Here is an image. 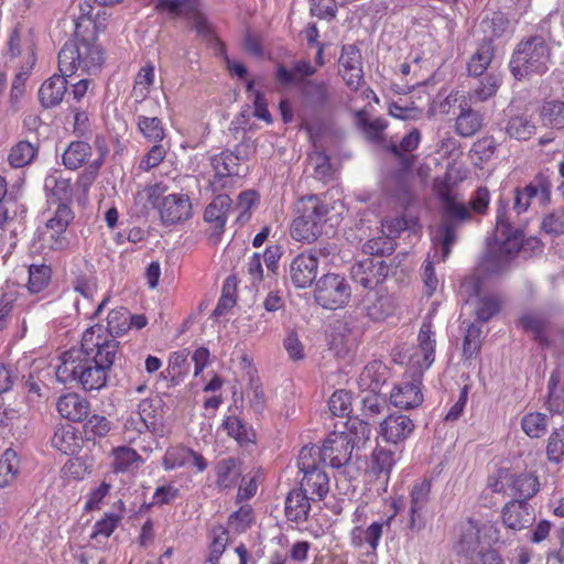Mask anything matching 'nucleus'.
<instances>
[{
    "label": "nucleus",
    "instance_id": "1",
    "mask_svg": "<svg viewBox=\"0 0 564 564\" xmlns=\"http://www.w3.org/2000/svg\"><path fill=\"white\" fill-rule=\"evenodd\" d=\"M102 326L96 324L83 334L82 347L63 352L56 369L57 380L63 383L76 382L85 391L106 387L119 350V341L101 337Z\"/></svg>",
    "mask_w": 564,
    "mask_h": 564
},
{
    "label": "nucleus",
    "instance_id": "2",
    "mask_svg": "<svg viewBox=\"0 0 564 564\" xmlns=\"http://www.w3.org/2000/svg\"><path fill=\"white\" fill-rule=\"evenodd\" d=\"M333 209L334 207L321 195L308 194L297 198L293 205L291 237L299 242H315L323 235Z\"/></svg>",
    "mask_w": 564,
    "mask_h": 564
},
{
    "label": "nucleus",
    "instance_id": "3",
    "mask_svg": "<svg viewBox=\"0 0 564 564\" xmlns=\"http://www.w3.org/2000/svg\"><path fill=\"white\" fill-rule=\"evenodd\" d=\"M105 62L104 50L96 39L68 40L58 53V69L64 75L97 73Z\"/></svg>",
    "mask_w": 564,
    "mask_h": 564
},
{
    "label": "nucleus",
    "instance_id": "4",
    "mask_svg": "<svg viewBox=\"0 0 564 564\" xmlns=\"http://www.w3.org/2000/svg\"><path fill=\"white\" fill-rule=\"evenodd\" d=\"M551 50L542 35L522 40L510 59V70L514 78L522 79L529 75L544 74L549 68Z\"/></svg>",
    "mask_w": 564,
    "mask_h": 564
},
{
    "label": "nucleus",
    "instance_id": "5",
    "mask_svg": "<svg viewBox=\"0 0 564 564\" xmlns=\"http://www.w3.org/2000/svg\"><path fill=\"white\" fill-rule=\"evenodd\" d=\"M437 197L442 202V221L437 230V240L442 246L441 261H446L452 251L457 236L456 230L460 223L471 218L468 207L457 202L447 184H443L436 191Z\"/></svg>",
    "mask_w": 564,
    "mask_h": 564
},
{
    "label": "nucleus",
    "instance_id": "6",
    "mask_svg": "<svg viewBox=\"0 0 564 564\" xmlns=\"http://www.w3.org/2000/svg\"><path fill=\"white\" fill-rule=\"evenodd\" d=\"M313 451L314 447L304 446L300 452L297 466L303 473V477L299 489L303 490L312 501H321L329 491V477L317 465L316 459L313 457Z\"/></svg>",
    "mask_w": 564,
    "mask_h": 564
},
{
    "label": "nucleus",
    "instance_id": "7",
    "mask_svg": "<svg viewBox=\"0 0 564 564\" xmlns=\"http://www.w3.org/2000/svg\"><path fill=\"white\" fill-rule=\"evenodd\" d=\"M350 296V285L346 278L340 274H324L315 284L314 300L323 308H343L349 303Z\"/></svg>",
    "mask_w": 564,
    "mask_h": 564
},
{
    "label": "nucleus",
    "instance_id": "8",
    "mask_svg": "<svg viewBox=\"0 0 564 564\" xmlns=\"http://www.w3.org/2000/svg\"><path fill=\"white\" fill-rule=\"evenodd\" d=\"M508 213V204L499 199L494 236L505 263L520 251L523 243V232L512 226Z\"/></svg>",
    "mask_w": 564,
    "mask_h": 564
},
{
    "label": "nucleus",
    "instance_id": "9",
    "mask_svg": "<svg viewBox=\"0 0 564 564\" xmlns=\"http://www.w3.org/2000/svg\"><path fill=\"white\" fill-rule=\"evenodd\" d=\"M314 447L313 457L334 468L347 465L355 447L352 436L348 432H332L324 441L322 447Z\"/></svg>",
    "mask_w": 564,
    "mask_h": 564
},
{
    "label": "nucleus",
    "instance_id": "10",
    "mask_svg": "<svg viewBox=\"0 0 564 564\" xmlns=\"http://www.w3.org/2000/svg\"><path fill=\"white\" fill-rule=\"evenodd\" d=\"M178 17H186L197 34L210 42L215 53L223 56L226 62V56H228L226 45L212 31L207 19L200 11L199 0H178Z\"/></svg>",
    "mask_w": 564,
    "mask_h": 564
},
{
    "label": "nucleus",
    "instance_id": "11",
    "mask_svg": "<svg viewBox=\"0 0 564 564\" xmlns=\"http://www.w3.org/2000/svg\"><path fill=\"white\" fill-rule=\"evenodd\" d=\"M495 540H498V531L492 523L479 525L476 521L468 520L462 525L458 549L459 552L469 556L485 549V544Z\"/></svg>",
    "mask_w": 564,
    "mask_h": 564
},
{
    "label": "nucleus",
    "instance_id": "12",
    "mask_svg": "<svg viewBox=\"0 0 564 564\" xmlns=\"http://www.w3.org/2000/svg\"><path fill=\"white\" fill-rule=\"evenodd\" d=\"M405 377H410L411 380H404L395 386L390 394V401L395 408L410 410L417 408L423 402V372L411 368L405 372Z\"/></svg>",
    "mask_w": 564,
    "mask_h": 564
},
{
    "label": "nucleus",
    "instance_id": "13",
    "mask_svg": "<svg viewBox=\"0 0 564 564\" xmlns=\"http://www.w3.org/2000/svg\"><path fill=\"white\" fill-rule=\"evenodd\" d=\"M33 305L28 302L26 295L18 291H7L0 296V330L6 329L15 316L21 322V329L26 332V314Z\"/></svg>",
    "mask_w": 564,
    "mask_h": 564
},
{
    "label": "nucleus",
    "instance_id": "14",
    "mask_svg": "<svg viewBox=\"0 0 564 564\" xmlns=\"http://www.w3.org/2000/svg\"><path fill=\"white\" fill-rule=\"evenodd\" d=\"M462 288L469 293L470 296L477 297L475 303V315L481 323L490 321L497 315L502 305V301L497 294L481 295V279L479 276H470L466 279Z\"/></svg>",
    "mask_w": 564,
    "mask_h": 564
},
{
    "label": "nucleus",
    "instance_id": "15",
    "mask_svg": "<svg viewBox=\"0 0 564 564\" xmlns=\"http://www.w3.org/2000/svg\"><path fill=\"white\" fill-rule=\"evenodd\" d=\"M432 494V479L423 478L415 481L410 489L409 528L420 529L424 524Z\"/></svg>",
    "mask_w": 564,
    "mask_h": 564
},
{
    "label": "nucleus",
    "instance_id": "16",
    "mask_svg": "<svg viewBox=\"0 0 564 564\" xmlns=\"http://www.w3.org/2000/svg\"><path fill=\"white\" fill-rule=\"evenodd\" d=\"M319 260L314 251H304L293 258L290 263L289 275L296 289H306L317 276Z\"/></svg>",
    "mask_w": 564,
    "mask_h": 564
},
{
    "label": "nucleus",
    "instance_id": "17",
    "mask_svg": "<svg viewBox=\"0 0 564 564\" xmlns=\"http://www.w3.org/2000/svg\"><path fill=\"white\" fill-rule=\"evenodd\" d=\"M389 267L383 260L366 258L351 265V279L365 289H373L387 278Z\"/></svg>",
    "mask_w": 564,
    "mask_h": 564
},
{
    "label": "nucleus",
    "instance_id": "18",
    "mask_svg": "<svg viewBox=\"0 0 564 564\" xmlns=\"http://www.w3.org/2000/svg\"><path fill=\"white\" fill-rule=\"evenodd\" d=\"M339 75L345 84L357 90L364 83V70L360 50L354 45H344L339 56Z\"/></svg>",
    "mask_w": 564,
    "mask_h": 564
},
{
    "label": "nucleus",
    "instance_id": "19",
    "mask_svg": "<svg viewBox=\"0 0 564 564\" xmlns=\"http://www.w3.org/2000/svg\"><path fill=\"white\" fill-rule=\"evenodd\" d=\"M232 206L229 195H217L205 208L204 220L208 223L213 229L210 241L218 243L228 220V215Z\"/></svg>",
    "mask_w": 564,
    "mask_h": 564
},
{
    "label": "nucleus",
    "instance_id": "20",
    "mask_svg": "<svg viewBox=\"0 0 564 564\" xmlns=\"http://www.w3.org/2000/svg\"><path fill=\"white\" fill-rule=\"evenodd\" d=\"M417 341V351L411 358L412 368L424 372L435 360L436 339L431 319L422 323Z\"/></svg>",
    "mask_w": 564,
    "mask_h": 564
},
{
    "label": "nucleus",
    "instance_id": "21",
    "mask_svg": "<svg viewBox=\"0 0 564 564\" xmlns=\"http://www.w3.org/2000/svg\"><path fill=\"white\" fill-rule=\"evenodd\" d=\"M551 194V183L546 176L539 173L534 180L523 188L514 189L513 209L518 215L525 213L534 197L541 196L543 200H547Z\"/></svg>",
    "mask_w": 564,
    "mask_h": 564
},
{
    "label": "nucleus",
    "instance_id": "22",
    "mask_svg": "<svg viewBox=\"0 0 564 564\" xmlns=\"http://www.w3.org/2000/svg\"><path fill=\"white\" fill-rule=\"evenodd\" d=\"M414 422L404 414H390L380 424L379 434L387 442L394 445L406 441L414 432Z\"/></svg>",
    "mask_w": 564,
    "mask_h": 564
},
{
    "label": "nucleus",
    "instance_id": "23",
    "mask_svg": "<svg viewBox=\"0 0 564 564\" xmlns=\"http://www.w3.org/2000/svg\"><path fill=\"white\" fill-rule=\"evenodd\" d=\"M501 518L503 524L514 531L527 528L534 519L527 501L513 499L503 506Z\"/></svg>",
    "mask_w": 564,
    "mask_h": 564
},
{
    "label": "nucleus",
    "instance_id": "24",
    "mask_svg": "<svg viewBox=\"0 0 564 564\" xmlns=\"http://www.w3.org/2000/svg\"><path fill=\"white\" fill-rule=\"evenodd\" d=\"M70 75L55 74L46 79L39 90V100L44 108L58 106L67 91V79Z\"/></svg>",
    "mask_w": 564,
    "mask_h": 564
},
{
    "label": "nucleus",
    "instance_id": "25",
    "mask_svg": "<svg viewBox=\"0 0 564 564\" xmlns=\"http://www.w3.org/2000/svg\"><path fill=\"white\" fill-rule=\"evenodd\" d=\"M519 324L524 330L532 333L534 339L542 347H550L552 345V340L550 338L552 324L545 315L539 313H525L520 317Z\"/></svg>",
    "mask_w": 564,
    "mask_h": 564
},
{
    "label": "nucleus",
    "instance_id": "26",
    "mask_svg": "<svg viewBox=\"0 0 564 564\" xmlns=\"http://www.w3.org/2000/svg\"><path fill=\"white\" fill-rule=\"evenodd\" d=\"M510 495L516 498L514 500L528 501L540 491V480L535 473H510Z\"/></svg>",
    "mask_w": 564,
    "mask_h": 564
},
{
    "label": "nucleus",
    "instance_id": "27",
    "mask_svg": "<svg viewBox=\"0 0 564 564\" xmlns=\"http://www.w3.org/2000/svg\"><path fill=\"white\" fill-rule=\"evenodd\" d=\"M56 409L63 417L82 422L88 417L89 403L77 393H67L57 400Z\"/></svg>",
    "mask_w": 564,
    "mask_h": 564
},
{
    "label": "nucleus",
    "instance_id": "28",
    "mask_svg": "<svg viewBox=\"0 0 564 564\" xmlns=\"http://www.w3.org/2000/svg\"><path fill=\"white\" fill-rule=\"evenodd\" d=\"M397 304L389 294L369 295L364 301V311L372 322H383L395 312Z\"/></svg>",
    "mask_w": 564,
    "mask_h": 564
},
{
    "label": "nucleus",
    "instance_id": "29",
    "mask_svg": "<svg viewBox=\"0 0 564 564\" xmlns=\"http://www.w3.org/2000/svg\"><path fill=\"white\" fill-rule=\"evenodd\" d=\"M52 446L65 455L76 454L83 444L80 433L70 424L59 425L52 437Z\"/></svg>",
    "mask_w": 564,
    "mask_h": 564
},
{
    "label": "nucleus",
    "instance_id": "30",
    "mask_svg": "<svg viewBox=\"0 0 564 564\" xmlns=\"http://www.w3.org/2000/svg\"><path fill=\"white\" fill-rule=\"evenodd\" d=\"M214 470L216 475L215 485L220 491L235 488L241 477L239 460L234 457L219 460Z\"/></svg>",
    "mask_w": 564,
    "mask_h": 564
},
{
    "label": "nucleus",
    "instance_id": "31",
    "mask_svg": "<svg viewBox=\"0 0 564 564\" xmlns=\"http://www.w3.org/2000/svg\"><path fill=\"white\" fill-rule=\"evenodd\" d=\"M312 499L303 490H291L285 499V517L292 522H304L307 520L311 511Z\"/></svg>",
    "mask_w": 564,
    "mask_h": 564
},
{
    "label": "nucleus",
    "instance_id": "32",
    "mask_svg": "<svg viewBox=\"0 0 564 564\" xmlns=\"http://www.w3.org/2000/svg\"><path fill=\"white\" fill-rule=\"evenodd\" d=\"M495 55L491 40L481 41L467 62V72L470 76H481L488 69Z\"/></svg>",
    "mask_w": 564,
    "mask_h": 564
},
{
    "label": "nucleus",
    "instance_id": "33",
    "mask_svg": "<svg viewBox=\"0 0 564 564\" xmlns=\"http://www.w3.org/2000/svg\"><path fill=\"white\" fill-rule=\"evenodd\" d=\"M221 426L240 446L256 443L257 435L253 429L236 415L226 416Z\"/></svg>",
    "mask_w": 564,
    "mask_h": 564
},
{
    "label": "nucleus",
    "instance_id": "34",
    "mask_svg": "<svg viewBox=\"0 0 564 564\" xmlns=\"http://www.w3.org/2000/svg\"><path fill=\"white\" fill-rule=\"evenodd\" d=\"M421 142V132L419 129L413 128L406 133L399 144L391 143L389 147L390 152L401 160V163L406 167H411L414 162V156H406V153H411L416 150Z\"/></svg>",
    "mask_w": 564,
    "mask_h": 564
},
{
    "label": "nucleus",
    "instance_id": "35",
    "mask_svg": "<svg viewBox=\"0 0 564 564\" xmlns=\"http://www.w3.org/2000/svg\"><path fill=\"white\" fill-rule=\"evenodd\" d=\"M91 155V145L84 141H73L63 153V164L68 170L83 166Z\"/></svg>",
    "mask_w": 564,
    "mask_h": 564
},
{
    "label": "nucleus",
    "instance_id": "36",
    "mask_svg": "<svg viewBox=\"0 0 564 564\" xmlns=\"http://www.w3.org/2000/svg\"><path fill=\"white\" fill-rule=\"evenodd\" d=\"M502 84V76L498 73H489L485 75L477 87L469 94L471 100L486 101L494 97Z\"/></svg>",
    "mask_w": 564,
    "mask_h": 564
},
{
    "label": "nucleus",
    "instance_id": "37",
    "mask_svg": "<svg viewBox=\"0 0 564 564\" xmlns=\"http://www.w3.org/2000/svg\"><path fill=\"white\" fill-rule=\"evenodd\" d=\"M44 189L47 196L55 198L59 203L70 200L73 195V188L69 181L56 174L45 177Z\"/></svg>",
    "mask_w": 564,
    "mask_h": 564
},
{
    "label": "nucleus",
    "instance_id": "38",
    "mask_svg": "<svg viewBox=\"0 0 564 564\" xmlns=\"http://www.w3.org/2000/svg\"><path fill=\"white\" fill-rule=\"evenodd\" d=\"M549 426V417L545 413L528 412L521 419V429L530 438L542 437Z\"/></svg>",
    "mask_w": 564,
    "mask_h": 564
},
{
    "label": "nucleus",
    "instance_id": "39",
    "mask_svg": "<svg viewBox=\"0 0 564 564\" xmlns=\"http://www.w3.org/2000/svg\"><path fill=\"white\" fill-rule=\"evenodd\" d=\"M37 147L29 141H19L9 153L8 161L12 167L29 165L37 154Z\"/></svg>",
    "mask_w": 564,
    "mask_h": 564
},
{
    "label": "nucleus",
    "instance_id": "40",
    "mask_svg": "<svg viewBox=\"0 0 564 564\" xmlns=\"http://www.w3.org/2000/svg\"><path fill=\"white\" fill-rule=\"evenodd\" d=\"M356 122L368 139L372 141L382 140L383 131L388 127V122L383 118L369 119L366 110L356 112Z\"/></svg>",
    "mask_w": 564,
    "mask_h": 564
},
{
    "label": "nucleus",
    "instance_id": "41",
    "mask_svg": "<svg viewBox=\"0 0 564 564\" xmlns=\"http://www.w3.org/2000/svg\"><path fill=\"white\" fill-rule=\"evenodd\" d=\"M129 318L130 312L127 308L111 310L107 316V332L109 336L104 337L101 335V337L116 340L117 336L124 334L129 329Z\"/></svg>",
    "mask_w": 564,
    "mask_h": 564
},
{
    "label": "nucleus",
    "instance_id": "42",
    "mask_svg": "<svg viewBox=\"0 0 564 564\" xmlns=\"http://www.w3.org/2000/svg\"><path fill=\"white\" fill-rule=\"evenodd\" d=\"M540 116L544 126L558 130L564 129V101L544 102Z\"/></svg>",
    "mask_w": 564,
    "mask_h": 564
},
{
    "label": "nucleus",
    "instance_id": "43",
    "mask_svg": "<svg viewBox=\"0 0 564 564\" xmlns=\"http://www.w3.org/2000/svg\"><path fill=\"white\" fill-rule=\"evenodd\" d=\"M482 126V117L478 111L468 109L460 112L456 118L455 129L462 137H471Z\"/></svg>",
    "mask_w": 564,
    "mask_h": 564
},
{
    "label": "nucleus",
    "instance_id": "44",
    "mask_svg": "<svg viewBox=\"0 0 564 564\" xmlns=\"http://www.w3.org/2000/svg\"><path fill=\"white\" fill-rule=\"evenodd\" d=\"M386 365L379 360H372L365 366L360 375V380L368 389L375 391L386 381Z\"/></svg>",
    "mask_w": 564,
    "mask_h": 564
},
{
    "label": "nucleus",
    "instance_id": "45",
    "mask_svg": "<svg viewBox=\"0 0 564 564\" xmlns=\"http://www.w3.org/2000/svg\"><path fill=\"white\" fill-rule=\"evenodd\" d=\"M212 164L218 177L237 175L239 171L238 156L229 151L213 156Z\"/></svg>",
    "mask_w": 564,
    "mask_h": 564
},
{
    "label": "nucleus",
    "instance_id": "46",
    "mask_svg": "<svg viewBox=\"0 0 564 564\" xmlns=\"http://www.w3.org/2000/svg\"><path fill=\"white\" fill-rule=\"evenodd\" d=\"M545 453L550 463L560 464L564 459V424L549 435Z\"/></svg>",
    "mask_w": 564,
    "mask_h": 564
},
{
    "label": "nucleus",
    "instance_id": "47",
    "mask_svg": "<svg viewBox=\"0 0 564 564\" xmlns=\"http://www.w3.org/2000/svg\"><path fill=\"white\" fill-rule=\"evenodd\" d=\"M395 240L389 235H381L369 239L364 243L362 250L366 254L386 257L390 256L395 249Z\"/></svg>",
    "mask_w": 564,
    "mask_h": 564
},
{
    "label": "nucleus",
    "instance_id": "48",
    "mask_svg": "<svg viewBox=\"0 0 564 564\" xmlns=\"http://www.w3.org/2000/svg\"><path fill=\"white\" fill-rule=\"evenodd\" d=\"M237 303V279L234 275L228 276L223 285L221 295L215 308V314L224 315Z\"/></svg>",
    "mask_w": 564,
    "mask_h": 564
},
{
    "label": "nucleus",
    "instance_id": "49",
    "mask_svg": "<svg viewBox=\"0 0 564 564\" xmlns=\"http://www.w3.org/2000/svg\"><path fill=\"white\" fill-rule=\"evenodd\" d=\"M52 270L48 265H31L29 268L28 291L32 294L43 291L51 281Z\"/></svg>",
    "mask_w": 564,
    "mask_h": 564
},
{
    "label": "nucleus",
    "instance_id": "50",
    "mask_svg": "<svg viewBox=\"0 0 564 564\" xmlns=\"http://www.w3.org/2000/svg\"><path fill=\"white\" fill-rule=\"evenodd\" d=\"M112 454V469L115 473L128 471L134 463L142 462L141 456L134 449L127 446L115 448Z\"/></svg>",
    "mask_w": 564,
    "mask_h": 564
},
{
    "label": "nucleus",
    "instance_id": "51",
    "mask_svg": "<svg viewBox=\"0 0 564 564\" xmlns=\"http://www.w3.org/2000/svg\"><path fill=\"white\" fill-rule=\"evenodd\" d=\"M207 466L208 462L203 455L187 447L178 446V467L188 468L198 474L203 473Z\"/></svg>",
    "mask_w": 564,
    "mask_h": 564
},
{
    "label": "nucleus",
    "instance_id": "52",
    "mask_svg": "<svg viewBox=\"0 0 564 564\" xmlns=\"http://www.w3.org/2000/svg\"><path fill=\"white\" fill-rule=\"evenodd\" d=\"M395 464L394 453L390 449L377 446L372 453V471L380 476L390 475Z\"/></svg>",
    "mask_w": 564,
    "mask_h": 564
},
{
    "label": "nucleus",
    "instance_id": "53",
    "mask_svg": "<svg viewBox=\"0 0 564 564\" xmlns=\"http://www.w3.org/2000/svg\"><path fill=\"white\" fill-rule=\"evenodd\" d=\"M481 327L471 323L464 336L463 341V356L465 359H470L476 356L481 349Z\"/></svg>",
    "mask_w": 564,
    "mask_h": 564
},
{
    "label": "nucleus",
    "instance_id": "54",
    "mask_svg": "<svg viewBox=\"0 0 564 564\" xmlns=\"http://www.w3.org/2000/svg\"><path fill=\"white\" fill-rule=\"evenodd\" d=\"M260 195L254 189L241 192L237 197L236 208L240 212L237 221L245 223L250 219L251 209L259 203Z\"/></svg>",
    "mask_w": 564,
    "mask_h": 564
},
{
    "label": "nucleus",
    "instance_id": "55",
    "mask_svg": "<svg viewBox=\"0 0 564 564\" xmlns=\"http://www.w3.org/2000/svg\"><path fill=\"white\" fill-rule=\"evenodd\" d=\"M535 131V126L524 116H517L509 120L507 132L518 140H528Z\"/></svg>",
    "mask_w": 564,
    "mask_h": 564
},
{
    "label": "nucleus",
    "instance_id": "56",
    "mask_svg": "<svg viewBox=\"0 0 564 564\" xmlns=\"http://www.w3.org/2000/svg\"><path fill=\"white\" fill-rule=\"evenodd\" d=\"M304 94L307 99L317 108H324L329 104L328 86L324 82H307Z\"/></svg>",
    "mask_w": 564,
    "mask_h": 564
},
{
    "label": "nucleus",
    "instance_id": "57",
    "mask_svg": "<svg viewBox=\"0 0 564 564\" xmlns=\"http://www.w3.org/2000/svg\"><path fill=\"white\" fill-rule=\"evenodd\" d=\"M555 375H551L549 380V397L545 401L546 410L552 414L564 413V390L557 389Z\"/></svg>",
    "mask_w": 564,
    "mask_h": 564
},
{
    "label": "nucleus",
    "instance_id": "58",
    "mask_svg": "<svg viewBox=\"0 0 564 564\" xmlns=\"http://www.w3.org/2000/svg\"><path fill=\"white\" fill-rule=\"evenodd\" d=\"M329 411L334 416H346L351 410V397L345 390L335 391L328 400Z\"/></svg>",
    "mask_w": 564,
    "mask_h": 564
},
{
    "label": "nucleus",
    "instance_id": "59",
    "mask_svg": "<svg viewBox=\"0 0 564 564\" xmlns=\"http://www.w3.org/2000/svg\"><path fill=\"white\" fill-rule=\"evenodd\" d=\"M74 219V213L67 203H59L54 216L47 219L45 227L51 229L67 230Z\"/></svg>",
    "mask_w": 564,
    "mask_h": 564
},
{
    "label": "nucleus",
    "instance_id": "60",
    "mask_svg": "<svg viewBox=\"0 0 564 564\" xmlns=\"http://www.w3.org/2000/svg\"><path fill=\"white\" fill-rule=\"evenodd\" d=\"M43 241L50 249L63 251L69 248L70 240L66 235V230L46 228L42 232Z\"/></svg>",
    "mask_w": 564,
    "mask_h": 564
},
{
    "label": "nucleus",
    "instance_id": "61",
    "mask_svg": "<svg viewBox=\"0 0 564 564\" xmlns=\"http://www.w3.org/2000/svg\"><path fill=\"white\" fill-rule=\"evenodd\" d=\"M138 128L141 133L149 140H162L164 135L161 120L156 117L149 118L140 116L138 118Z\"/></svg>",
    "mask_w": 564,
    "mask_h": 564
},
{
    "label": "nucleus",
    "instance_id": "62",
    "mask_svg": "<svg viewBox=\"0 0 564 564\" xmlns=\"http://www.w3.org/2000/svg\"><path fill=\"white\" fill-rule=\"evenodd\" d=\"M412 225H416V220L404 216L387 217L381 223L387 235L393 237L394 240L402 231L410 229Z\"/></svg>",
    "mask_w": 564,
    "mask_h": 564
},
{
    "label": "nucleus",
    "instance_id": "63",
    "mask_svg": "<svg viewBox=\"0 0 564 564\" xmlns=\"http://www.w3.org/2000/svg\"><path fill=\"white\" fill-rule=\"evenodd\" d=\"M253 522V510L250 506H241L237 511L230 514L228 523L238 532H243L250 528Z\"/></svg>",
    "mask_w": 564,
    "mask_h": 564
},
{
    "label": "nucleus",
    "instance_id": "64",
    "mask_svg": "<svg viewBox=\"0 0 564 564\" xmlns=\"http://www.w3.org/2000/svg\"><path fill=\"white\" fill-rule=\"evenodd\" d=\"M510 470L508 468H499L488 477L487 487L496 494H507L510 489Z\"/></svg>",
    "mask_w": 564,
    "mask_h": 564
}]
</instances>
